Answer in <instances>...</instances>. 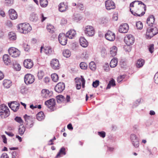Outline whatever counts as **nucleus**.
<instances>
[{"instance_id": "38", "label": "nucleus", "mask_w": 158, "mask_h": 158, "mask_svg": "<svg viewBox=\"0 0 158 158\" xmlns=\"http://www.w3.org/2000/svg\"><path fill=\"white\" fill-rule=\"evenodd\" d=\"M40 2L41 6L43 7H46L48 3L47 0H40Z\"/></svg>"}, {"instance_id": "44", "label": "nucleus", "mask_w": 158, "mask_h": 158, "mask_svg": "<svg viewBox=\"0 0 158 158\" xmlns=\"http://www.w3.org/2000/svg\"><path fill=\"white\" fill-rule=\"evenodd\" d=\"M44 75V73L42 70L40 71L38 73V76L39 80L41 79Z\"/></svg>"}, {"instance_id": "62", "label": "nucleus", "mask_w": 158, "mask_h": 158, "mask_svg": "<svg viewBox=\"0 0 158 158\" xmlns=\"http://www.w3.org/2000/svg\"><path fill=\"white\" fill-rule=\"evenodd\" d=\"M1 137L3 139V143H7V138H6L5 135H2L1 136Z\"/></svg>"}, {"instance_id": "41", "label": "nucleus", "mask_w": 158, "mask_h": 158, "mask_svg": "<svg viewBox=\"0 0 158 158\" xmlns=\"http://www.w3.org/2000/svg\"><path fill=\"white\" fill-rule=\"evenodd\" d=\"M89 68L93 71H94L96 68V65L93 61H91L89 63Z\"/></svg>"}, {"instance_id": "31", "label": "nucleus", "mask_w": 158, "mask_h": 158, "mask_svg": "<svg viewBox=\"0 0 158 158\" xmlns=\"http://www.w3.org/2000/svg\"><path fill=\"white\" fill-rule=\"evenodd\" d=\"M77 81H76L77 83L79 85H82L83 88H84L85 80L83 77L81 76V78H79Z\"/></svg>"}, {"instance_id": "1", "label": "nucleus", "mask_w": 158, "mask_h": 158, "mask_svg": "<svg viewBox=\"0 0 158 158\" xmlns=\"http://www.w3.org/2000/svg\"><path fill=\"white\" fill-rule=\"evenodd\" d=\"M154 21V17L153 15L150 16L147 19V23L150 27L147 30L146 37L148 39H150L158 33V30L156 27L151 28V27H152Z\"/></svg>"}, {"instance_id": "48", "label": "nucleus", "mask_w": 158, "mask_h": 158, "mask_svg": "<svg viewBox=\"0 0 158 158\" xmlns=\"http://www.w3.org/2000/svg\"><path fill=\"white\" fill-rule=\"evenodd\" d=\"M80 68L83 69H85L87 67V64L85 62H81L80 64Z\"/></svg>"}, {"instance_id": "28", "label": "nucleus", "mask_w": 158, "mask_h": 158, "mask_svg": "<svg viewBox=\"0 0 158 158\" xmlns=\"http://www.w3.org/2000/svg\"><path fill=\"white\" fill-rule=\"evenodd\" d=\"M29 19L31 21L35 22L37 21L38 18L36 14L32 13L30 15Z\"/></svg>"}, {"instance_id": "50", "label": "nucleus", "mask_w": 158, "mask_h": 158, "mask_svg": "<svg viewBox=\"0 0 158 158\" xmlns=\"http://www.w3.org/2000/svg\"><path fill=\"white\" fill-rule=\"evenodd\" d=\"M73 19L74 20L77 21L81 19V18L79 15L74 14L73 17Z\"/></svg>"}, {"instance_id": "39", "label": "nucleus", "mask_w": 158, "mask_h": 158, "mask_svg": "<svg viewBox=\"0 0 158 158\" xmlns=\"http://www.w3.org/2000/svg\"><path fill=\"white\" fill-rule=\"evenodd\" d=\"M63 54L64 56L68 58L70 56L71 53L70 51L68 49L65 50L63 52Z\"/></svg>"}, {"instance_id": "59", "label": "nucleus", "mask_w": 158, "mask_h": 158, "mask_svg": "<svg viewBox=\"0 0 158 158\" xmlns=\"http://www.w3.org/2000/svg\"><path fill=\"white\" fill-rule=\"evenodd\" d=\"M109 83L112 86H114L115 85V81L113 79H112L111 80L109 81Z\"/></svg>"}, {"instance_id": "47", "label": "nucleus", "mask_w": 158, "mask_h": 158, "mask_svg": "<svg viewBox=\"0 0 158 158\" xmlns=\"http://www.w3.org/2000/svg\"><path fill=\"white\" fill-rule=\"evenodd\" d=\"M77 9H79L81 10H83L84 9V7L83 5L81 3H78L77 4Z\"/></svg>"}, {"instance_id": "29", "label": "nucleus", "mask_w": 158, "mask_h": 158, "mask_svg": "<svg viewBox=\"0 0 158 158\" xmlns=\"http://www.w3.org/2000/svg\"><path fill=\"white\" fill-rule=\"evenodd\" d=\"M8 36L10 40H14L16 39V34L13 32L11 31L9 33Z\"/></svg>"}, {"instance_id": "15", "label": "nucleus", "mask_w": 158, "mask_h": 158, "mask_svg": "<svg viewBox=\"0 0 158 158\" xmlns=\"http://www.w3.org/2000/svg\"><path fill=\"white\" fill-rule=\"evenodd\" d=\"M65 85L63 82L59 83L55 87V90L56 92L60 93L65 89Z\"/></svg>"}, {"instance_id": "14", "label": "nucleus", "mask_w": 158, "mask_h": 158, "mask_svg": "<svg viewBox=\"0 0 158 158\" xmlns=\"http://www.w3.org/2000/svg\"><path fill=\"white\" fill-rule=\"evenodd\" d=\"M105 37L107 40L112 41L115 39V35L114 33L110 31H108L106 34Z\"/></svg>"}, {"instance_id": "63", "label": "nucleus", "mask_w": 158, "mask_h": 158, "mask_svg": "<svg viewBox=\"0 0 158 158\" xmlns=\"http://www.w3.org/2000/svg\"><path fill=\"white\" fill-rule=\"evenodd\" d=\"M0 15L2 17H5V14L3 10L0 9Z\"/></svg>"}, {"instance_id": "4", "label": "nucleus", "mask_w": 158, "mask_h": 158, "mask_svg": "<svg viewBox=\"0 0 158 158\" xmlns=\"http://www.w3.org/2000/svg\"><path fill=\"white\" fill-rule=\"evenodd\" d=\"M84 30L85 34L87 36H92L94 34V29L92 26L90 25L86 26Z\"/></svg>"}, {"instance_id": "35", "label": "nucleus", "mask_w": 158, "mask_h": 158, "mask_svg": "<svg viewBox=\"0 0 158 158\" xmlns=\"http://www.w3.org/2000/svg\"><path fill=\"white\" fill-rule=\"evenodd\" d=\"M117 48L115 46H113L110 50V53L112 56H114L116 54L117 51Z\"/></svg>"}, {"instance_id": "53", "label": "nucleus", "mask_w": 158, "mask_h": 158, "mask_svg": "<svg viewBox=\"0 0 158 158\" xmlns=\"http://www.w3.org/2000/svg\"><path fill=\"white\" fill-rule=\"evenodd\" d=\"M98 134L100 137L102 138H104L106 136V133L104 131H102L101 132H98Z\"/></svg>"}, {"instance_id": "23", "label": "nucleus", "mask_w": 158, "mask_h": 158, "mask_svg": "<svg viewBox=\"0 0 158 158\" xmlns=\"http://www.w3.org/2000/svg\"><path fill=\"white\" fill-rule=\"evenodd\" d=\"M76 34V32L75 31L73 30H70L65 35L67 37H68L70 39H72Z\"/></svg>"}, {"instance_id": "37", "label": "nucleus", "mask_w": 158, "mask_h": 158, "mask_svg": "<svg viewBox=\"0 0 158 158\" xmlns=\"http://www.w3.org/2000/svg\"><path fill=\"white\" fill-rule=\"evenodd\" d=\"M47 29L48 32L51 33H53L54 32V27L50 24L47 25Z\"/></svg>"}, {"instance_id": "26", "label": "nucleus", "mask_w": 158, "mask_h": 158, "mask_svg": "<svg viewBox=\"0 0 158 158\" xmlns=\"http://www.w3.org/2000/svg\"><path fill=\"white\" fill-rule=\"evenodd\" d=\"M49 90L47 89H43L41 91V96L44 98H48L49 97Z\"/></svg>"}, {"instance_id": "6", "label": "nucleus", "mask_w": 158, "mask_h": 158, "mask_svg": "<svg viewBox=\"0 0 158 158\" xmlns=\"http://www.w3.org/2000/svg\"><path fill=\"white\" fill-rule=\"evenodd\" d=\"M34 76L30 74H27L24 77V81L25 84L28 85L32 84L34 81Z\"/></svg>"}, {"instance_id": "30", "label": "nucleus", "mask_w": 158, "mask_h": 158, "mask_svg": "<svg viewBox=\"0 0 158 158\" xmlns=\"http://www.w3.org/2000/svg\"><path fill=\"white\" fill-rule=\"evenodd\" d=\"M66 154L65 152V149L64 147H62L60 150L59 152L56 156V157H61V155H65Z\"/></svg>"}, {"instance_id": "51", "label": "nucleus", "mask_w": 158, "mask_h": 158, "mask_svg": "<svg viewBox=\"0 0 158 158\" xmlns=\"http://www.w3.org/2000/svg\"><path fill=\"white\" fill-rule=\"evenodd\" d=\"M99 81L98 80H96L95 81H94L92 84L93 87L96 88L99 85Z\"/></svg>"}, {"instance_id": "16", "label": "nucleus", "mask_w": 158, "mask_h": 158, "mask_svg": "<svg viewBox=\"0 0 158 158\" xmlns=\"http://www.w3.org/2000/svg\"><path fill=\"white\" fill-rule=\"evenodd\" d=\"M128 29V25L127 23H125L121 24L120 26L118 31L120 33H126L127 32Z\"/></svg>"}, {"instance_id": "34", "label": "nucleus", "mask_w": 158, "mask_h": 158, "mask_svg": "<svg viewBox=\"0 0 158 158\" xmlns=\"http://www.w3.org/2000/svg\"><path fill=\"white\" fill-rule=\"evenodd\" d=\"M144 64V60L142 59L138 60L136 63V66L137 67L140 68L142 67Z\"/></svg>"}, {"instance_id": "3", "label": "nucleus", "mask_w": 158, "mask_h": 158, "mask_svg": "<svg viewBox=\"0 0 158 158\" xmlns=\"http://www.w3.org/2000/svg\"><path fill=\"white\" fill-rule=\"evenodd\" d=\"M21 29H20V33L24 34H26L30 32L31 29V27L28 23H25L20 24Z\"/></svg>"}, {"instance_id": "60", "label": "nucleus", "mask_w": 158, "mask_h": 158, "mask_svg": "<svg viewBox=\"0 0 158 158\" xmlns=\"http://www.w3.org/2000/svg\"><path fill=\"white\" fill-rule=\"evenodd\" d=\"M0 158H9V157L6 153H4L2 154Z\"/></svg>"}, {"instance_id": "57", "label": "nucleus", "mask_w": 158, "mask_h": 158, "mask_svg": "<svg viewBox=\"0 0 158 158\" xmlns=\"http://www.w3.org/2000/svg\"><path fill=\"white\" fill-rule=\"evenodd\" d=\"M149 50L151 53H152L154 51V45L151 44L149 48Z\"/></svg>"}, {"instance_id": "19", "label": "nucleus", "mask_w": 158, "mask_h": 158, "mask_svg": "<svg viewBox=\"0 0 158 158\" xmlns=\"http://www.w3.org/2000/svg\"><path fill=\"white\" fill-rule=\"evenodd\" d=\"M24 66L28 69H31L33 66V63L32 60L30 59L25 60L23 62Z\"/></svg>"}, {"instance_id": "33", "label": "nucleus", "mask_w": 158, "mask_h": 158, "mask_svg": "<svg viewBox=\"0 0 158 158\" xmlns=\"http://www.w3.org/2000/svg\"><path fill=\"white\" fill-rule=\"evenodd\" d=\"M44 115L43 112L40 111L36 115V118L39 121H41L44 118Z\"/></svg>"}, {"instance_id": "46", "label": "nucleus", "mask_w": 158, "mask_h": 158, "mask_svg": "<svg viewBox=\"0 0 158 158\" xmlns=\"http://www.w3.org/2000/svg\"><path fill=\"white\" fill-rule=\"evenodd\" d=\"M141 102L140 99H139L136 100L133 104L132 107L133 108H135L138 106L140 104Z\"/></svg>"}, {"instance_id": "11", "label": "nucleus", "mask_w": 158, "mask_h": 158, "mask_svg": "<svg viewBox=\"0 0 158 158\" xmlns=\"http://www.w3.org/2000/svg\"><path fill=\"white\" fill-rule=\"evenodd\" d=\"M51 66L54 69L57 70L60 69V65L58 60L56 59H53L51 61Z\"/></svg>"}, {"instance_id": "64", "label": "nucleus", "mask_w": 158, "mask_h": 158, "mask_svg": "<svg viewBox=\"0 0 158 158\" xmlns=\"http://www.w3.org/2000/svg\"><path fill=\"white\" fill-rule=\"evenodd\" d=\"M12 158H15L17 156V153L16 151H13L12 153Z\"/></svg>"}, {"instance_id": "21", "label": "nucleus", "mask_w": 158, "mask_h": 158, "mask_svg": "<svg viewBox=\"0 0 158 158\" xmlns=\"http://www.w3.org/2000/svg\"><path fill=\"white\" fill-rule=\"evenodd\" d=\"M24 118L25 121L27 122V124L30 127H32L34 124V122L32 121V117L25 114L24 116Z\"/></svg>"}, {"instance_id": "9", "label": "nucleus", "mask_w": 158, "mask_h": 158, "mask_svg": "<svg viewBox=\"0 0 158 158\" xmlns=\"http://www.w3.org/2000/svg\"><path fill=\"white\" fill-rule=\"evenodd\" d=\"M55 104V100L54 98L50 99L46 101L45 102V104L51 110L54 109Z\"/></svg>"}, {"instance_id": "27", "label": "nucleus", "mask_w": 158, "mask_h": 158, "mask_svg": "<svg viewBox=\"0 0 158 158\" xmlns=\"http://www.w3.org/2000/svg\"><path fill=\"white\" fill-rule=\"evenodd\" d=\"M3 84L5 87L8 88L11 85V81L10 80L5 79L3 81Z\"/></svg>"}, {"instance_id": "17", "label": "nucleus", "mask_w": 158, "mask_h": 158, "mask_svg": "<svg viewBox=\"0 0 158 158\" xmlns=\"http://www.w3.org/2000/svg\"><path fill=\"white\" fill-rule=\"evenodd\" d=\"M68 9L67 4L64 2L60 3L58 5V9L61 12H64L67 10Z\"/></svg>"}, {"instance_id": "36", "label": "nucleus", "mask_w": 158, "mask_h": 158, "mask_svg": "<svg viewBox=\"0 0 158 158\" xmlns=\"http://www.w3.org/2000/svg\"><path fill=\"white\" fill-rule=\"evenodd\" d=\"M13 66L14 69L15 70L17 71L20 70V65L17 61H15L14 62Z\"/></svg>"}, {"instance_id": "13", "label": "nucleus", "mask_w": 158, "mask_h": 158, "mask_svg": "<svg viewBox=\"0 0 158 158\" xmlns=\"http://www.w3.org/2000/svg\"><path fill=\"white\" fill-rule=\"evenodd\" d=\"M106 8L108 10L114 9L115 8L114 3L111 0H107L105 2Z\"/></svg>"}, {"instance_id": "56", "label": "nucleus", "mask_w": 158, "mask_h": 158, "mask_svg": "<svg viewBox=\"0 0 158 158\" xmlns=\"http://www.w3.org/2000/svg\"><path fill=\"white\" fill-rule=\"evenodd\" d=\"M101 54L102 56L104 57L105 56L106 54V51L105 49H102L101 51Z\"/></svg>"}, {"instance_id": "40", "label": "nucleus", "mask_w": 158, "mask_h": 158, "mask_svg": "<svg viewBox=\"0 0 158 158\" xmlns=\"http://www.w3.org/2000/svg\"><path fill=\"white\" fill-rule=\"evenodd\" d=\"M57 101L58 102L60 103L62 102H64L65 101V98L63 95H59L56 97Z\"/></svg>"}, {"instance_id": "58", "label": "nucleus", "mask_w": 158, "mask_h": 158, "mask_svg": "<svg viewBox=\"0 0 158 158\" xmlns=\"http://www.w3.org/2000/svg\"><path fill=\"white\" fill-rule=\"evenodd\" d=\"M20 135H21L23 134L24 131H25L26 128L24 126H23L22 128L20 127Z\"/></svg>"}, {"instance_id": "12", "label": "nucleus", "mask_w": 158, "mask_h": 158, "mask_svg": "<svg viewBox=\"0 0 158 158\" xmlns=\"http://www.w3.org/2000/svg\"><path fill=\"white\" fill-rule=\"evenodd\" d=\"M67 37L63 33L59 34L58 37V40L60 43L63 45H65L67 41Z\"/></svg>"}, {"instance_id": "5", "label": "nucleus", "mask_w": 158, "mask_h": 158, "mask_svg": "<svg viewBox=\"0 0 158 158\" xmlns=\"http://www.w3.org/2000/svg\"><path fill=\"white\" fill-rule=\"evenodd\" d=\"M8 51L10 55L13 57L16 58L20 55V51L15 48L11 47L8 49Z\"/></svg>"}, {"instance_id": "25", "label": "nucleus", "mask_w": 158, "mask_h": 158, "mask_svg": "<svg viewBox=\"0 0 158 158\" xmlns=\"http://www.w3.org/2000/svg\"><path fill=\"white\" fill-rule=\"evenodd\" d=\"M44 52L47 55H50L52 53L53 50L50 46H45L44 48Z\"/></svg>"}, {"instance_id": "55", "label": "nucleus", "mask_w": 158, "mask_h": 158, "mask_svg": "<svg viewBox=\"0 0 158 158\" xmlns=\"http://www.w3.org/2000/svg\"><path fill=\"white\" fill-rule=\"evenodd\" d=\"M23 46L24 48V50L26 51H28L29 50V46L27 44L24 43L23 44Z\"/></svg>"}, {"instance_id": "8", "label": "nucleus", "mask_w": 158, "mask_h": 158, "mask_svg": "<svg viewBox=\"0 0 158 158\" xmlns=\"http://www.w3.org/2000/svg\"><path fill=\"white\" fill-rule=\"evenodd\" d=\"M135 2L138 3V5H140L141 6H142V8H143V9H144V11H143L140 14L137 15V14H136L137 15L139 16H141L143 15L145 13V11L146 10V6L141 1H134L132 2L130 4V7H133L134 6V3Z\"/></svg>"}, {"instance_id": "20", "label": "nucleus", "mask_w": 158, "mask_h": 158, "mask_svg": "<svg viewBox=\"0 0 158 158\" xmlns=\"http://www.w3.org/2000/svg\"><path fill=\"white\" fill-rule=\"evenodd\" d=\"M10 18L12 20L16 19L18 17V15L16 12L13 9H10L8 11Z\"/></svg>"}, {"instance_id": "2", "label": "nucleus", "mask_w": 158, "mask_h": 158, "mask_svg": "<svg viewBox=\"0 0 158 158\" xmlns=\"http://www.w3.org/2000/svg\"><path fill=\"white\" fill-rule=\"evenodd\" d=\"M10 114V112L8 107L5 104L0 106V115L2 118L8 117Z\"/></svg>"}, {"instance_id": "42", "label": "nucleus", "mask_w": 158, "mask_h": 158, "mask_svg": "<svg viewBox=\"0 0 158 158\" xmlns=\"http://www.w3.org/2000/svg\"><path fill=\"white\" fill-rule=\"evenodd\" d=\"M51 78L52 80L55 82H57L58 79V76L56 73L52 74L51 75Z\"/></svg>"}, {"instance_id": "54", "label": "nucleus", "mask_w": 158, "mask_h": 158, "mask_svg": "<svg viewBox=\"0 0 158 158\" xmlns=\"http://www.w3.org/2000/svg\"><path fill=\"white\" fill-rule=\"evenodd\" d=\"M154 78L155 83L158 84V72L155 74Z\"/></svg>"}, {"instance_id": "43", "label": "nucleus", "mask_w": 158, "mask_h": 158, "mask_svg": "<svg viewBox=\"0 0 158 158\" xmlns=\"http://www.w3.org/2000/svg\"><path fill=\"white\" fill-rule=\"evenodd\" d=\"M136 27L138 29L141 30L143 28V24L140 21H138L136 23Z\"/></svg>"}, {"instance_id": "24", "label": "nucleus", "mask_w": 158, "mask_h": 158, "mask_svg": "<svg viewBox=\"0 0 158 158\" xmlns=\"http://www.w3.org/2000/svg\"><path fill=\"white\" fill-rule=\"evenodd\" d=\"M80 43L81 46L84 48L87 47L88 45V43L84 37H81L80 39Z\"/></svg>"}, {"instance_id": "52", "label": "nucleus", "mask_w": 158, "mask_h": 158, "mask_svg": "<svg viewBox=\"0 0 158 158\" xmlns=\"http://www.w3.org/2000/svg\"><path fill=\"white\" fill-rule=\"evenodd\" d=\"M20 92L23 94L26 93V92L27 90V89L24 86H22Z\"/></svg>"}, {"instance_id": "18", "label": "nucleus", "mask_w": 158, "mask_h": 158, "mask_svg": "<svg viewBox=\"0 0 158 158\" xmlns=\"http://www.w3.org/2000/svg\"><path fill=\"white\" fill-rule=\"evenodd\" d=\"M9 107L14 112H16L19 108V104L17 102H13L8 103Z\"/></svg>"}, {"instance_id": "7", "label": "nucleus", "mask_w": 158, "mask_h": 158, "mask_svg": "<svg viewBox=\"0 0 158 158\" xmlns=\"http://www.w3.org/2000/svg\"><path fill=\"white\" fill-rule=\"evenodd\" d=\"M130 139L132 145L135 148H137L139 147V139L135 134H131L130 136Z\"/></svg>"}, {"instance_id": "49", "label": "nucleus", "mask_w": 158, "mask_h": 158, "mask_svg": "<svg viewBox=\"0 0 158 158\" xmlns=\"http://www.w3.org/2000/svg\"><path fill=\"white\" fill-rule=\"evenodd\" d=\"M109 22V20L106 18L102 19L101 21V23L104 25H106Z\"/></svg>"}, {"instance_id": "10", "label": "nucleus", "mask_w": 158, "mask_h": 158, "mask_svg": "<svg viewBox=\"0 0 158 158\" xmlns=\"http://www.w3.org/2000/svg\"><path fill=\"white\" fill-rule=\"evenodd\" d=\"M135 39L131 35H127L124 39V41L128 46L132 45L134 42Z\"/></svg>"}, {"instance_id": "32", "label": "nucleus", "mask_w": 158, "mask_h": 158, "mask_svg": "<svg viewBox=\"0 0 158 158\" xmlns=\"http://www.w3.org/2000/svg\"><path fill=\"white\" fill-rule=\"evenodd\" d=\"M117 59L114 58L111 60L110 63V66L111 68H114L117 65Z\"/></svg>"}, {"instance_id": "45", "label": "nucleus", "mask_w": 158, "mask_h": 158, "mask_svg": "<svg viewBox=\"0 0 158 158\" xmlns=\"http://www.w3.org/2000/svg\"><path fill=\"white\" fill-rule=\"evenodd\" d=\"M5 4L7 6H10L13 3L14 0H5Z\"/></svg>"}, {"instance_id": "61", "label": "nucleus", "mask_w": 158, "mask_h": 158, "mask_svg": "<svg viewBox=\"0 0 158 158\" xmlns=\"http://www.w3.org/2000/svg\"><path fill=\"white\" fill-rule=\"evenodd\" d=\"M6 25L9 27H11L12 26V24L11 22L9 21H7L6 23Z\"/></svg>"}, {"instance_id": "22", "label": "nucleus", "mask_w": 158, "mask_h": 158, "mask_svg": "<svg viewBox=\"0 0 158 158\" xmlns=\"http://www.w3.org/2000/svg\"><path fill=\"white\" fill-rule=\"evenodd\" d=\"M3 60L6 65H8L11 63V60L9 56L7 54H5L3 56Z\"/></svg>"}]
</instances>
